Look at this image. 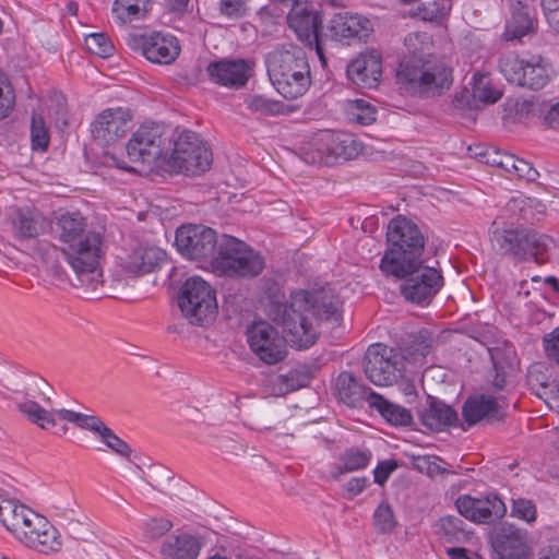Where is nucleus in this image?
<instances>
[{"mask_svg":"<svg viewBox=\"0 0 559 559\" xmlns=\"http://www.w3.org/2000/svg\"><path fill=\"white\" fill-rule=\"evenodd\" d=\"M129 45L132 48H140L148 61L158 64L173 63L181 51L176 36L156 31L132 35Z\"/></svg>","mask_w":559,"mask_h":559,"instance_id":"a211bd4d","label":"nucleus"},{"mask_svg":"<svg viewBox=\"0 0 559 559\" xmlns=\"http://www.w3.org/2000/svg\"><path fill=\"white\" fill-rule=\"evenodd\" d=\"M465 423L475 425L483 419H500L501 414L495 399L487 395L469 397L462 409Z\"/></svg>","mask_w":559,"mask_h":559,"instance_id":"cd10ccee","label":"nucleus"},{"mask_svg":"<svg viewBox=\"0 0 559 559\" xmlns=\"http://www.w3.org/2000/svg\"><path fill=\"white\" fill-rule=\"evenodd\" d=\"M361 150V143L352 133L322 131L302 147V158L308 164L332 166L357 157Z\"/></svg>","mask_w":559,"mask_h":559,"instance_id":"6e6552de","label":"nucleus"},{"mask_svg":"<svg viewBox=\"0 0 559 559\" xmlns=\"http://www.w3.org/2000/svg\"><path fill=\"white\" fill-rule=\"evenodd\" d=\"M174 524L170 520L164 518H153L147 520L143 525L144 536L148 539L156 540L167 534Z\"/></svg>","mask_w":559,"mask_h":559,"instance_id":"603ef678","label":"nucleus"},{"mask_svg":"<svg viewBox=\"0 0 559 559\" xmlns=\"http://www.w3.org/2000/svg\"><path fill=\"white\" fill-rule=\"evenodd\" d=\"M56 413L59 419L72 423L82 429L98 435L99 437L104 433V431L107 428L106 424L99 417L94 415H86L66 408H60L56 411Z\"/></svg>","mask_w":559,"mask_h":559,"instance_id":"ea45409f","label":"nucleus"},{"mask_svg":"<svg viewBox=\"0 0 559 559\" xmlns=\"http://www.w3.org/2000/svg\"><path fill=\"white\" fill-rule=\"evenodd\" d=\"M399 274H386L396 278H404L400 290L409 302L425 307L428 306L443 286L440 271L433 266L424 265L421 259L406 261L402 264Z\"/></svg>","mask_w":559,"mask_h":559,"instance_id":"1a4fd4ad","label":"nucleus"},{"mask_svg":"<svg viewBox=\"0 0 559 559\" xmlns=\"http://www.w3.org/2000/svg\"><path fill=\"white\" fill-rule=\"evenodd\" d=\"M492 359L496 369V376L492 380V386L497 390H503L506 388V370L503 364L500 361V352H493Z\"/></svg>","mask_w":559,"mask_h":559,"instance_id":"e2e57ef3","label":"nucleus"},{"mask_svg":"<svg viewBox=\"0 0 559 559\" xmlns=\"http://www.w3.org/2000/svg\"><path fill=\"white\" fill-rule=\"evenodd\" d=\"M14 537L26 548L45 555L58 552L62 548L59 531L45 516L35 511Z\"/></svg>","mask_w":559,"mask_h":559,"instance_id":"4468645a","label":"nucleus"},{"mask_svg":"<svg viewBox=\"0 0 559 559\" xmlns=\"http://www.w3.org/2000/svg\"><path fill=\"white\" fill-rule=\"evenodd\" d=\"M248 109L263 116H275L281 112L282 103L269 99L261 95H249L245 99Z\"/></svg>","mask_w":559,"mask_h":559,"instance_id":"49530a36","label":"nucleus"},{"mask_svg":"<svg viewBox=\"0 0 559 559\" xmlns=\"http://www.w3.org/2000/svg\"><path fill=\"white\" fill-rule=\"evenodd\" d=\"M85 46L92 53L108 58L114 52V45L108 37L102 33H93L85 37Z\"/></svg>","mask_w":559,"mask_h":559,"instance_id":"09e8293b","label":"nucleus"},{"mask_svg":"<svg viewBox=\"0 0 559 559\" xmlns=\"http://www.w3.org/2000/svg\"><path fill=\"white\" fill-rule=\"evenodd\" d=\"M537 395L544 399L549 407L559 406V381H551L549 392L537 393Z\"/></svg>","mask_w":559,"mask_h":559,"instance_id":"0e129e2a","label":"nucleus"},{"mask_svg":"<svg viewBox=\"0 0 559 559\" xmlns=\"http://www.w3.org/2000/svg\"><path fill=\"white\" fill-rule=\"evenodd\" d=\"M382 74L381 57L376 50H367L355 58L347 67L350 81L360 86L376 87Z\"/></svg>","mask_w":559,"mask_h":559,"instance_id":"b1692460","label":"nucleus"},{"mask_svg":"<svg viewBox=\"0 0 559 559\" xmlns=\"http://www.w3.org/2000/svg\"><path fill=\"white\" fill-rule=\"evenodd\" d=\"M11 230L17 239H32L44 234L48 223L44 214L35 207L14 206L7 213Z\"/></svg>","mask_w":559,"mask_h":559,"instance_id":"4be33fe9","label":"nucleus"},{"mask_svg":"<svg viewBox=\"0 0 559 559\" xmlns=\"http://www.w3.org/2000/svg\"><path fill=\"white\" fill-rule=\"evenodd\" d=\"M212 164V153L200 136L192 131H183L174 142L167 159L168 167L186 175H200Z\"/></svg>","mask_w":559,"mask_h":559,"instance_id":"9d476101","label":"nucleus"},{"mask_svg":"<svg viewBox=\"0 0 559 559\" xmlns=\"http://www.w3.org/2000/svg\"><path fill=\"white\" fill-rule=\"evenodd\" d=\"M336 390L340 399L347 405L355 406L362 400L368 401L370 389L359 383L348 371H343L336 379Z\"/></svg>","mask_w":559,"mask_h":559,"instance_id":"f704fd0d","label":"nucleus"},{"mask_svg":"<svg viewBox=\"0 0 559 559\" xmlns=\"http://www.w3.org/2000/svg\"><path fill=\"white\" fill-rule=\"evenodd\" d=\"M544 124L554 130H559V102L552 105L544 116Z\"/></svg>","mask_w":559,"mask_h":559,"instance_id":"338daca9","label":"nucleus"},{"mask_svg":"<svg viewBox=\"0 0 559 559\" xmlns=\"http://www.w3.org/2000/svg\"><path fill=\"white\" fill-rule=\"evenodd\" d=\"M254 63L245 59H221L207 66L213 82L230 88L245 86L253 74Z\"/></svg>","mask_w":559,"mask_h":559,"instance_id":"aec40b11","label":"nucleus"},{"mask_svg":"<svg viewBox=\"0 0 559 559\" xmlns=\"http://www.w3.org/2000/svg\"><path fill=\"white\" fill-rule=\"evenodd\" d=\"M266 67L273 86L286 99L301 97L311 85L307 56L298 47L273 50L266 57Z\"/></svg>","mask_w":559,"mask_h":559,"instance_id":"39448f33","label":"nucleus"},{"mask_svg":"<svg viewBox=\"0 0 559 559\" xmlns=\"http://www.w3.org/2000/svg\"><path fill=\"white\" fill-rule=\"evenodd\" d=\"M371 460V452L369 450H361L350 448L346 450L340 457L341 464L336 467L335 477L344 474L358 471L368 466Z\"/></svg>","mask_w":559,"mask_h":559,"instance_id":"a19ab883","label":"nucleus"},{"mask_svg":"<svg viewBox=\"0 0 559 559\" xmlns=\"http://www.w3.org/2000/svg\"><path fill=\"white\" fill-rule=\"evenodd\" d=\"M525 62L513 52L504 53L499 60L500 72L509 82L516 84L520 82Z\"/></svg>","mask_w":559,"mask_h":559,"instance_id":"a18cd8bd","label":"nucleus"},{"mask_svg":"<svg viewBox=\"0 0 559 559\" xmlns=\"http://www.w3.org/2000/svg\"><path fill=\"white\" fill-rule=\"evenodd\" d=\"M373 524L378 532L389 533L395 525L393 511L389 504H380L373 513Z\"/></svg>","mask_w":559,"mask_h":559,"instance_id":"864d4df0","label":"nucleus"},{"mask_svg":"<svg viewBox=\"0 0 559 559\" xmlns=\"http://www.w3.org/2000/svg\"><path fill=\"white\" fill-rule=\"evenodd\" d=\"M457 414L441 401L432 400L420 414L421 424L433 431H441L457 421Z\"/></svg>","mask_w":559,"mask_h":559,"instance_id":"c756f323","label":"nucleus"},{"mask_svg":"<svg viewBox=\"0 0 559 559\" xmlns=\"http://www.w3.org/2000/svg\"><path fill=\"white\" fill-rule=\"evenodd\" d=\"M151 2L152 0H115L111 8L112 19L119 25L143 19Z\"/></svg>","mask_w":559,"mask_h":559,"instance_id":"c9c22d12","label":"nucleus"},{"mask_svg":"<svg viewBox=\"0 0 559 559\" xmlns=\"http://www.w3.org/2000/svg\"><path fill=\"white\" fill-rule=\"evenodd\" d=\"M56 234L61 243L60 250L50 243H40L38 252L41 261L58 278L62 277L59 255L62 254L80 286L87 292L96 290L102 273L99 258L102 238L98 233L87 229L85 218L79 213L61 214L56 222Z\"/></svg>","mask_w":559,"mask_h":559,"instance_id":"f257e3e1","label":"nucleus"},{"mask_svg":"<svg viewBox=\"0 0 559 559\" xmlns=\"http://www.w3.org/2000/svg\"><path fill=\"white\" fill-rule=\"evenodd\" d=\"M272 319L283 328L286 343L298 349L309 348L318 340L320 320L341 319L340 300L330 288L294 292L288 306L274 307Z\"/></svg>","mask_w":559,"mask_h":559,"instance_id":"f03ea898","label":"nucleus"},{"mask_svg":"<svg viewBox=\"0 0 559 559\" xmlns=\"http://www.w3.org/2000/svg\"><path fill=\"white\" fill-rule=\"evenodd\" d=\"M170 139L163 126L143 124L128 141L127 156L133 164L152 165L167 157Z\"/></svg>","mask_w":559,"mask_h":559,"instance_id":"f8f14e48","label":"nucleus"},{"mask_svg":"<svg viewBox=\"0 0 559 559\" xmlns=\"http://www.w3.org/2000/svg\"><path fill=\"white\" fill-rule=\"evenodd\" d=\"M535 29V20L531 16L527 7L518 2L513 5L511 17L508 20L503 38L507 40L519 39Z\"/></svg>","mask_w":559,"mask_h":559,"instance_id":"473e14b6","label":"nucleus"},{"mask_svg":"<svg viewBox=\"0 0 559 559\" xmlns=\"http://www.w3.org/2000/svg\"><path fill=\"white\" fill-rule=\"evenodd\" d=\"M528 382L531 385H539L543 390L540 393L549 392L551 385V382L547 381L546 376L537 369L530 370Z\"/></svg>","mask_w":559,"mask_h":559,"instance_id":"69168bd1","label":"nucleus"},{"mask_svg":"<svg viewBox=\"0 0 559 559\" xmlns=\"http://www.w3.org/2000/svg\"><path fill=\"white\" fill-rule=\"evenodd\" d=\"M450 9L449 0H433L418 5L414 15L424 21H441L448 15Z\"/></svg>","mask_w":559,"mask_h":559,"instance_id":"c03bdc74","label":"nucleus"},{"mask_svg":"<svg viewBox=\"0 0 559 559\" xmlns=\"http://www.w3.org/2000/svg\"><path fill=\"white\" fill-rule=\"evenodd\" d=\"M213 271L218 275L229 277H254L259 275L265 262L261 254L243 241L223 235L219 239L218 251L211 262Z\"/></svg>","mask_w":559,"mask_h":559,"instance_id":"0eeeda50","label":"nucleus"},{"mask_svg":"<svg viewBox=\"0 0 559 559\" xmlns=\"http://www.w3.org/2000/svg\"><path fill=\"white\" fill-rule=\"evenodd\" d=\"M289 28L297 35L298 39L309 48H314L322 66L326 64L323 40L320 34L322 20L319 12L308 1H298L292 5L287 14Z\"/></svg>","mask_w":559,"mask_h":559,"instance_id":"ddd939ff","label":"nucleus"},{"mask_svg":"<svg viewBox=\"0 0 559 559\" xmlns=\"http://www.w3.org/2000/svg\"><path fill=\"white\" fill-rule=\"evenodd\" d=\"M202 547L200 536L181 533L164 540L159 554L162 559H197Z\"/></svg>","mask_w":559,"mask_h":559,"instance_id":"a878e982","label":"nucleus"},{"mask_svg":"<svg viewBox=\"0 0 559 559\" xmlns=\"http://www.w3.org/2000/svg\"><path fill=\"white\" fill-rule=\"evenodd\" d=\"M349 120L361 126H369L377 119V108L365 99L350 100L346 108Z\"/></svg>","mask_w":559,"mask_h":559,"instance_id":"79ce46f5","label":"nucleus"},{"mask_svg":"<svg viewBox=\"0 0 559 559\" xmlns=\"http://www.w3.org/2000/svg\"><path fill=\"white\" fill-rule=\"evenodd\" d=\"M178 302L181 312L192 324H206L213 321L217 313L215 292L199 276L185 282Z\"/></svg>","mask_w":559,"mask_h":559,"instance_id":"9b49d317","label":"nucleus"},{"mask_svg":"<svg viewBox=\"0 0 559 559\" xmlns=\"http://www.w3.org/2000/svg\"><path fill=\"white\" fill-rule=\"evenodd\" d=\"M250 349L267 365L282 361L286 356V341L266 321L253 322L247 330Z\"/></svg>","mask_w":559,"mask_h":559,"instance_id":"dca6fc26","label":"nucleus"},{"mask_svg":"<svg viewBox=\"0 0 559 559\" xmlns=\"http://www.w3.org/2000/svg\"><path fill=\"white\" fill-rule=\"evenodd\" d=\"M33 511L14 499H3L0 502V521L15 536Z\"/></svg>","mask_w":559,"mask_h":559,"instance_id":"72a5a7b5","label":"nucleus"},{"mask_svg":"<svg viewBox=\"0 0 559 559\" xmlns=\"http://www.w3.org/2000/svg\"><path fill=\"white\" fill-rule=\"evenodd\" d=\"M368 403L371 408L378 411L381 416L393 426L405 427L413 423V416L409 409L391 403L376 392L369 394Z\"/></svg>","mask_w":559,"mask_h":559,"instance_id":"c85d7f7f","label":"nucleus"},{"mask_svg":"<svg viewBox=\"0 0 559 559\" xmlns=\"http://www.w3.org/2000/svg\"><path fill=\"white\" fill-rule=\"evenodd\" d=\"M440 537L447 543H457L466 538L464 522L453 515L443 516L438 522Z\"/></svg>","mask_w":559,"mask_h":559,"instance_id":"37998d69","label":"nucleus"},{"mask_svg":"<svg viewBox=\"0 0 559 559\" xmlns=\"http://www.w3.org/2000/svg\"><path fill=\"white\" fill-rule=\"evenodd\" d=\"M427 39L426 34H408L404 44L413 55L400 62L396 80L401 88L413 96L431 98L443 95L453 83V71L442 60L418 56L417 43Z\"/></svg>","mask_w":559,"mask_h":559,"instance_id":"7ed1b4c3","label":"nucleus"},{"mask_svg":"<svg viewBox=\"0 0 559 559\" xmlns=\"http://www.w3.org/2000/svg\"><path fill=\"white\" fill-rule=\"evenodd\" d=\"M32 146L35 150L46 151L49 145V131L40 115L33 114L31 124Z\"/></svg>","mask_w":559,"mask_h":559,"instance_id":"de8ad7c7","label":"nucleus"},{"mask_svg":"<svg viewBox=\"0 0 559 559\" xmlns=\"http://www.w3.org/2000/svg\"><path fill=\"white\" fill-rule=\"evenodd\" d=\"M513 175L527 181H535L539 176L538 171L522 158L518 159Z\"/></svg>","mask_w":559,"mask_h":559,"instance_id":"680f3d73","label":"nucleus"},{"mask_svg":"<svg viewBox=\"0 0 559 559\" xmlns=\"http://www.w3.org/2000/svg\"><path fill=\"white\" fill-rule=\"evenodd\" d=\"M129 121L130 116L122 108L106 109L92 122V136L100 145H110L126 133Z\"/></svg>","mask_w":559,"mask_h":559,"instance_id":"412c9836","label":"nucleus"},{"mask_svg":"<svg viewBox=\"0 0 559 559\" xmlns=\"http://www.w3.org/2000/svg\"><path fill=\"white\" fill-rule=\"evenodd\" d=\"M547 82V71L542 64V59L538 57L525 62L521 72L520 82H518L516 85L525 86L531 90H540Z\"/></svg>","mask_w":559,"mask_h":559,"instance_id":"58836bf2","label":"nucleus"},{"mask_svg":"<svg viewBox=\"0 0 559 559\" xmlns=\"http://www.w3.org/2000/svg\"><path fill=\"white\" fill-rule=\"evenodd\" d=\"M102 441L117 454L129 457L131 454L130 447L121 440L109 427L106 428L100 436Z\"/></svg>","mask_w":559,"mask_h":559,"instance_id":"4d7b16f0","label":"nucleus"},{"mask_svg":"<svg viewBox=\"0 0 559 559\" xmlns=\"http://www.w3.org/2000/svg\"><path fill=\"white\" fill-rule=\"evenodd\" d=\"M536 506L532 500L519 498L513 500L511 515L527 523L536 521Z\"/></svg>","mask_w":559,"mask_h":559,"instance_id":"5fc2aeb1","label":"nucleus"},{"mask_svg":"<svg viewBox=\"0 0 559 559\" xmlns=\"http://www.w3.org/2000/svg\"><path fill=\"white\" fill-rule=\"evenodd\" d=\"M502 94L499 90L491 86L487 75L475 73L472 79V93L467 90L456 94L453 98V104L457 108L469 106L471 97L474 103L480 102L485 104H493L501 98Z\"/></svg>","mask_w":559,"mask_h":559,"instance_id":"bb28decb","label":"nucleus"},{"mask_svg":"<svg viewBox=\"0 0 559 559\" xmlns=\"http://www.w3.org/2000/svg\"><path fill=\"white\" fill-rule=\"evenodd\" d=\"M492 559H533L528 534L513 524L501 523L490 534Z\"/></svg>","mask_w":559,"mask_h":559,"instance_id":"f3484780","label":"nucleus"},{"mask_svg":"<svg viewBox=\"0 0 559 559\" xmlns=\"http://www.w3.org/2000/svg\"><path fill=\"white\" fill-rule=\"evenodd\" d=\"M14 90L8 76L2 71H0V120L10 115L14 108Z\"/></svg>","mask_w":559,"mask_h":559,"instance_id":"8fccbe9b","label":"nucleus"},{"mask_svg":"<svg viewBox=\"0 0 559 559\" xmlns=\"http://www.w3.org/2000/svg\"><path fill=\"white\" fill-rule=\"evenodd\" d=\"M396 468L397 463L394 460L380 462L373 471L374 483L383 485Z\"/></svg>","mask_w":559,"mask_h":559,"instance_id":"052dcab7","label":"nucleus"},{"mask_svg":"<svg viewBox=\"0 0 559 559\" xmlns=\"http://www.w3.org/2000/svg\"><path fill=\"white\" fill-rule=\"evenodd\" d=\"M455 506L461 515L475 523H491L503 518L507 512L504 502L497 495L481 498L460 496Z\"/></svg>","mask_w":559,"mask_h":559,"instance_id":"6ab92c4d","label":"nucleus"},{"mask_svg":"<svg viewBox=\"0 0 559 559\" xmlns=\"http://www.w3.org/2000/svg\"><path fill=\"white\" fill-rule=\"evenodd\" d=\"M218 243L216 231L204 225H183L176 231L175 245L178 251L192 260L215 258Z\"/></svg>","mask_w":559,"mask_h":559,"instance_id":"2eb2a0df","label":"nucleus"},{"mask_svg":"<svg viewBox=\"0 0 559 559\" xmlns=\"http://www.w3.org/2000/svg\"><path fill=\"white\" fill-rule=\"evenodd\" d=\"M166 259V252L160 248L139 243L134 246L124 257L120 258L122 269L131 275H141L155 271Z\"/></svg>","mask_w":559,"mask_h":559,"instance_id":"5701e85b","label":"nucleus"},{"mask_svg":"<svg viewBox=\"0 0 559 559\" xmlns=\"http://www.w3.org/2000/svg\"><path fill=\"white\" fill-rule=\"evenodd\" d=\"M330 36L335 40L357 38L366 40L370 35V21L359 15L336 14L329 24Z\"/></svg>","mask_w":559,"mask_h":559,"instance_id":"393cba45","label":"nucleus"},{"mask_svg":"<svg viewBox=\"0 0 559 559\" xmlns=\"http://www.w3.org/2000/svg\"><path fill=\"white\" fill-rule=\"evenodd\" d=\"M527 229L519 228H497L492 231V241L504 253L513 255L515 259L525 260L524 242Z\"/></svg>","mask_w":559,"mask_h":559,"instance_id":"2f4dec72","label":"nucleus"},{"mask_svg":"<svg viewBox=\"0 0 559 559\" xmlns=\"http://www.w3.org/2000/svg\"><path fill=\"white\" fill-rule=\"evenodd\" d=\"M543 343L546 356L559 365V326L546 334Z\"/></svg>","mask_w":559,"mask_h":559,"instance_id":"bf43d9fd","label":"nucleus"},{"mask_svg":"<svg viewBox=\"0 0 559 559\" xmlns=\"http://www.w3.org/2000/svg\"><path fill=\"white\" fill-rule=\"evenodd\" d=\"M555 240L545 234L527 229L524 242L525 260L534 259L537 263L545 261L544 254L554 247Z\"/></svg>","mask_w":559,"mask_h":559,"instance_id":"e433bc0d","label":"nucleus"},{"mask_svg":"<svg viewBox=\"0 0 559 559\" xmlns=\"http://www.w3.org/2000/svg\"><path fill=\"white\" fill-rule=\"evenodd\" d=\"M442 460L435 455H419L414 457V466L420 473H426L429 476H437L447 472L445 467H442L439 462Z\"/></svg>","mask_w":559,"mask_h":559,"instance_id":"6e6d98bb","label":"nucleus"},{"mask_svg":"<svg viewBox=\"0 0 559 559\" xmlns=\"http://www.w3.org/2000/svg\"><path fill=\"white\" fill-rule=\"evenodd\" d=\"M246 0H221L219 11L229 19H238L246 13Z\"/></svg>","mask_w":559,"mask_h":559,"instance_id":"13d9d810","label":"nucleus"},{"mask_svg":"<svg viewBox=\"0 0 559 559\" xmlns=\"http://www.w3.org/2000/svg\"><path fill=\"white\" fill-rule=\"evenodd\" d=\"M367 485V479L365 477H353L346 484V491L350 497H355L361 493Z\"/></svg>","mask_w":559,"mask_h":559,"instance_id":"774afa93","label":"nucleus"},{"mask_svg":"<svg viewBox=\"0 0 559 559\" xmlns=\"http://www.w3.org/2000/svg\"><path fill=\"white\" fill-rule=\"evenodd\" d=\"M386 239L390 248L381 259L383 274L401 273L402 264L421 258L425 238L418 226L405 216L399 215L388 225Z\"/></svg>","mask_w":559,"mask_h":559,"instance_id":"423d86ee","label":"nucleus"},{"mask_svg":"<svg viewBox=\"0 0 559 559\" xmlns=\"http://www.w3.org/2000/svg\"><path fill=\"white\" fill-rule=\"evenodd\" d=\"M533 207H544V205L535 199L519 197L508 202V209L513 214H518L525 221H530L533 216Z\"/></svg>","mask_w":559,"mask_h":559,"instance_id":"3c124183","label":"nucleus"},{"mask_svg":"<svg viewBox=\"0 0 559 559\" xmlns=\"http://www.w3.org/2000/svg\"><path fill=\"white\" fill-rule=\"evenodd\" d=\"M19 411L25 415L33 424L41 429H50L56 426L57 416L53 408L46 409L32 400H25L17 405Z\"/></svg>","mask_w":559,"mask_h":559,"instance_id":"4c0bfd02","label":"nucleus"},{"mask_svg":"<svg viewBox=\"0 0 559 559\" xmlns=\"http://www.w3.org/2000/svg\"><path fill=\"white\" fill-rule=\"evenodd\" d=\"M428 353V345L424 342L403 352L380 343L372 344L364 357V372L374 385L389 386L405 377L407 365L421 366Z\"/></svg>","mask_w":559,"mask_h":559,"instance_id":"20e7f679","label":"nucleus"},{"mask_svg":"<svg viewBox=\"0 0 559 559\" xmlns=\"http://www.w3.org/2000/svg\"><path fill=\"white\" fill-rule=\"evenodd\" d=\"M312 370L307 365H299L288 372L277 376L273 381V391L276 395H285L307 386L312 379Z\"/></svg>","mask_w":559,"mask_h":559,"instance_id":"7c9ffc66","label":"nucleus"}]
</instances>
